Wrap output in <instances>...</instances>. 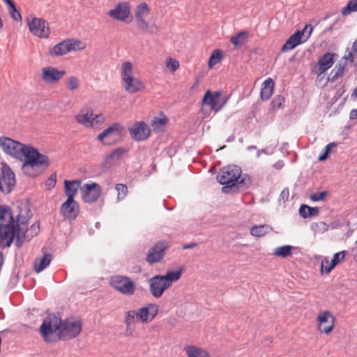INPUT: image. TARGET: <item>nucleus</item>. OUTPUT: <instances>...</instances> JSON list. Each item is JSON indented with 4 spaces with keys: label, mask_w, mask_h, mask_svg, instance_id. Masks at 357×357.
<instances>
[{
    "label": "nucleus",
    "mask_w": 357,
    "mask_h": 357,
    "mask_svg": "<svg viewBox=\"0 0 357 357\" xmlns=\"http://www.w3.org/2000/svg\"><path fill=\"white\" fill-rule=\"evenodd\" d=\"M61 214L65 218L75 220L79 213V205L75 200L67 199L61 205L60 208Z\"/></svg>",
    "instance_id": "obj_15"
},
{
    "label": "nucleus",
    "mask_w": 357,
    "mask_h": 357,
    "mask_svg": "<svg viewBox=\"0 0 357 357\" xmlns=\"http://www.w3.org/2000/svg\"><path fill=\"white\" fill-rule=\"evenodd\" d=\"M110 284L124 295H132L135 291V283L127 276H113L111 278Z\"/></svg>",
    "instance_id": "obj_8"
},
{
    "label": "nucleus",
    "mask_w": 357,
    "mask_h": 357,
    "mask_svg": "<svg viewBox=\"0 0 357 357\" xmlns=\"http://www.w3.org/2000/svg\"><path fill=\"white\" fill-rule=\"evenodd\" d=\"M123 130L124 128L120 123H113L98 135V139L101 141L104 145H110L114 142L115 139L121 137Z\"/></svg>",
    "instance_id": "obj_7"
},
{
    "label": "nucleus",
    "mask_w": 357,
    "mask_h": 357,
    "mask_svg": "<svg viewBox=\"0 0 357 357\" xmlns=\"http://www.w3.org/2000/svg\"><path fill=\"white\" fill-rule=\"evenodd\" d=\"M162 116L160 117H154L152 120V124L154 125H160V126H165L167 124L168 121L167 117L163 114L162 112H161Z\"/></svg>",
    "instance_id": "obj_53"
},
{
    "label": "nucleus",
    "mask_w": 357,
    "mask_h": 357,
    "mask_svg": "<svg viewBox=\"0 0 357 357\" xmlns=\"http://www.w3.org/2000/svg\"><path fill=\"white\" fill-rule=\"evenodd\" d=\"M317 320L319 322V330L321 333L328 334L333 331L335 317L330 312L325 311L321 312L317 317Z\"/></svg>",
    "instance_id": "obj_16"
},
{
    "label": "nucleus",
    "mask_w": 357,
    "mask_h": 357,
    "mask_svg": "<svg viewBox=\"0 0 357 357\" xmlns=\"http://www.w3.org/2000/svg\"><path fill=\"white\" fill-rule=\"evenodd\" d=\"M128 131L131 138L136 142L145 141L151 135L149 126L144 121H136Z\"/></svg>",
    "instance_id": "obj_10"
},
{
    "label": "nucleus",
    "mask_w": 357,
    "mask_h": 357,
    "mask_svg": "<svg viewBox=\"0 0 357 357\" xmlns=\"http://www.w3.org/2000/svg\"><path fill=\"white\" fill-rule=\"evenodd\" d=\"M221 93L219 91H216L213 93L210 90H207L202 98V102L203 105H208L212 110L215 112L220 111L225 102H223L220 107H217V100L220 96Z\"/></svg>",
    "instance_id": "obj_20"
},
{
    "label": "nucleus",
    "mask_w": 357,
    "mask_h": 357,
    "mask_svg": "<svg viewBox=\"0 0 357 357\" xmlns=\"http://www.w3.org/2000/svg\"><path fill=\"white\" fill-rule=\"evenodd\" d=\"M337 145V144L336 142L328 144L323 149L321 153L319 155L318 160L322 162L328 159L331 151L333 148L336 147Z\"/></svg>",
    "instance_id": "obj_41"
},
{
    "label": "nucleus",
    "mask_w": 357,
    "mask_h": 357,
    "mask_svg": "<svg viewBox=\"0 0 357 357\" xmlns=\"http://www.w3.org/2000/svg\"><path fill=\"white\" fill-rule=\"evenodd\" d=\"M121 77L124 88L129 93H136L144 89V85L139 79L132 75V65L130 61L123 63L121 66Z\"/></svg>",
    "instance_id": "obj_4"
},
{
    "label": "nucleus",
    "mask_w": 357,
    "mask_h": 357,
    "mask_svg": "<svg viewBox=\"0 0 357 357\" xmlns=\"http://www.w3.org/2000/svg\"><path fill=\"white\" fill-rule=\"evenodd\" d=\"M15 222H18L20 224V227H22L21 226H23L24 225L26 226L29 222V219L24 215L18 214L17 216V220H15Z\"/></svg>",
    "instance_id": "obj_57"
},
{
    "label": "nucleus",
    "mask_w": 357,
    "mask_h": 357,
    "mask_svg": "<svg viewBox=\"0 0 357 357\" xmlns=\"http://www.w3.org/2000/svg\"><path fill=\"white\" fill-rule=\"evenodd\" d=\"M48 22L38 17H33L32 20L28 22L29 31L33 35L39 38H47L50 33L49 30Z\"/></svg>",
    "instance_id": "obj_11"
},
{
    "label": "nucleus",
    "mask_w": 357,
    "mask_h": 357,
    "mask_svg": "<svg viewBox=\"0 0 357 357\" xmlns=\"http://www.w3.org/2000/svg\"><path fill=\"white\" fill-rule=\"evenodd\" d=\"M217 181L222 186V192L230 193L236 188L238 190L248 189L252 185V178L247 174H242L241 168L236 165L221 168L216 176Z\"/></svg>",
    "instance_id": "obj_2"
},
{
    "label": "nucleus",
    "mask_w": 357,
    "mask_h": 357,
    "mask_svg": "<svg viewBox=\"0 0 357 357\" xmlns=\"http://www.w3.org/2000/svg\"><path fill=\"white\" fill-rule=\"evenodd\" d=\"M132 331H133V328L132 327V326H126V335H131L132 334Z\"/></svg>",
    "instance_id": "obj_63"
},
{
    "label": "nucleus",
    "mask_w": 357,
    "mask_h": 357,
    "mask_svg": "<svg viewBox=\"0 0 357 357\" xmlns=\"http://www.w3.org/2000/svg\"><path fill=\"white\" fill-rule=\"evenodd\" d=\"M349 119L351 120L357 119V108L352 109L349 113Z\"/></svg>",
    "instance_id": "obj_61"
},
{
    "label": "nucleus",
    "mask_w": 357,
    "mask_h": 357,
    "mask_svg": "<svg viewBox=\"0 0 357 357\" xmlns=\"http://www.w3.org/2000/svg\"><path fill=\"white\" fill-rule=\"evenodd\" d=\"M0 176V190L8 194L15 185V176L11 168L6 163L2 164Z\"/></svg>",
    "instance_id": "obj_9"
},
{
    "label": "nucleus",
    "mask_w": 357,
    "mask_h": 357,
    "mask_svg": "<svg viewBox=\"0 0 357 357\" xmlns=\"http://www.w3.org/2000/svg\"><path fill=\"white\" fill-rule=\"evenodd\" d=\"M328 227L324 222H314L311 225V229L317 233H324L328 229Z\"/></svg>",
    "instance_id": "obj_46"
},
{
    "label": "nucleus",
    "mask_w": 357,
    "mask_h": 357,
    "mask_svg": "<svg viewBox=\"0 0 357 357\" xmlns=\"http://www.w3.org/2000/svg\"><path fill=\"white\" fill-rule=\"evenodd\" d=\"M164 281L162 275H154L149 280V291L154 298H160L165 290L169 289Z\"/></svg>",
    "instance_id": "obj_13"
},
{
    "label": "nucleus",
    "mask_w": 357,
    "mask_h": 357,
    "mask_svg": "<svg viewBox=\"0 0 357 357\" xmlns=\"http://www.w3.org/2000/svg\"><path fill=\"white\" fill-rule=\"evenodd\" d=\"M82 199L85 202H95L100 196L102 190L99 184L92 183L91 184H85L82 189Z\"/></svg>",
    "instance_id": "obj_14"
},
{
    "label": "nucleus",
    "mask_w": 357,
    "mask_h": 357,
    "mask_svg": "<svg viewBox=\"0 0 357 357\" xmlns=\"http://www.w3.org/2000/svg\"><path fill=\"white\" fill-rule=\"evenodd\" d=\"M272 229L268 225H255L250 229V234L256 237H261Z\"/></svg>",
    "instance_id": "obj_32"
},
{
    "label": "nucleus",
    "mask_w": 357,
    "mask_h": 357,
    "mask_svg": "<svg viewBox=\"0 0 357 357\" xmlns=\"http://www.w3.org/2000/svg\"><path fill=\"white\" fill-rule=\"evenodd\" d=\"M115 190L118 192L117 200H123L128 195V187L123 183H118L115 186Z\"/></svg>",
    "instance_id": "obj_43"
},
{
    "label": "nucleus",
    "mask_w": 357,
    "mask_h": 357,
    "mask_svg": "<svg viewBox=\"0 0 357 357\" xmlns=\"http://www.w3.org/2000/svg\"><path fill=\"white\" fill-rule=\"evenodd\" d=\"M284 102V98L282 96L278 95L274 97L271 101V105L274 109L280 108Z\"/></svg>",
    "instance_id": "obj_49"
},
{
    "label": "nucleus",
    "mask_w": 357,
    "mask_h": 357,
    "mask_svg": "<svg viewBox=\"0 0 357 357\" xmlns=\"http://www.w3.org/2000/svg\"><path fill=\"white\" fill-rule=\"evenodd\" d=\"M357 10V0H349L347 6L342 9L343 15H348L352 12Z\"/></svg>",
    "instance_id": "obj_42"
},
{
    "label": "nucleus",
    "mask_w": 357,
    "mask_h": 357,
    "mask_svg": "<svg viewBox=\"0 0 357 357\" xmlns=\"http://www.w3.org/2000/svg\"><path fill=\"white\" fill-rule=\"evenodd\" d=\"M73 49H74L73 44L70 40H63L50 49V54L52 56H61L67 54Z\"/></svg>",
    "instance_id": "obj_22"
},
{
    "label": "nucleus",
    "mask_w": 357,
    "mask_h": 357,
    "mask_svg": "<svg viewBox=\"0 0 357 357\" xmlns=\"http://www.w3.org/2000/svg\"><path fill=\"white\" fill-rule=\"evenodd\" d=\"M15 238H16L15 245L17 248L22 247V245H23L24 241H27V238L26 237L24 238V231H23V228L22 227V230H20L17 233V234L15 235Z\"/></svg>",
    "instance_id": "obj_50"
},
{
    "label": "nucleus",
    "mask_w": 357,
    "mask_h": 357,
    "mask_svg": "<svg viewBox=\"0 0 357 357\" xmlns=\"http://www.w3.org/2000/svg\"><path fill=\"white\" fill-rule=\"evenodd\" d=\"M80 183L81 182L79 180L64 181L65 194L69 201L74 199V197L77 192Z\"/></svg>",
    "instance_id": "obj_24"
},
{
    "label": "nucleus",
    "mask_w": 357,
    "mask_h": 357,
    "mask_svg": "<svg viewBox=\"0 0 357 357\" xmlns=\"http://www.w3.org/2000/svg\"><path fill=\"white\" fill-rule=\"evenodd\" d=\"M248 36L247 31H241L238 33L235 36H232L230 39L231 43L236 47L244 43L245 41H240L241 39H245Z\"/></svg>",
    "instance_id": "obj_44"
},
{
    "label": "nucleus",
    "mask_w": 357,
    "mask_h": 357,
    "mask_svg": "<svg viewBox=\"0 0 357 357\" xmlns=\"http://www.w3.org/2000/svg\"><path fill=\"white\" fill-rule=\"evenodd\" d=\"M197 245V243H191L189 244L184 245L182 248H183V250L191 249V248L196 247Z\"/></svg>",
    "instance_id": "obj_62"
},
{
    "label": "nucleus",
    "mask_w": 357,
    "mask_h": 357,
    "mask_svg": "<svg viewBox=\"0 0 357 357\" xmlns=\"http://www.w3.org/2000/svg\"><path fill=\"white\" fill-rule=\"evenodd\" d=\"M56 182V173L52 174L45 182L47 186L49 188H54Z\"/></svg>",
    "instance_id": "obj_56"
},
{
    "label": "nucleus",
    "mask_w": 357,
    "mask_h": 357,
    "mask_svg": "<svg viewBox=\"0 0 357 357\" xmlns=\"http://www.w3.org/2000/svg\"><path fill=\"white\" fill-rule=\"evenodd\" d=\"M108 15L115 20L126 22L130 15L129 4L126 2L119 3L114 9L108 12Z\"/></svg>",
    "instance_id": "obj_17"
},
{
    "label": "nucleus",
    "mask_w": 357,
    "mask_h": 357,
    "mask_svg": "<svg viewBox=\"0 0 357 357\" xmlns=\"http://www.w3.org/2000/svg\"><path fill=\"white\" fill-rule=\"evenodd\" d=\"M128 150L123 147H118L113 150L105 158V165L106 166L112 165L114 162L119 160L123 154L127 153Z\"/></svg>",
    "instance_id": "obj_25"
},
{
    "label": "nucleus",
    "mask_w": 357,
    "mask_h": 357,
    "mask_svg": "<svg viewBox=\"0 0 357 357\" xmlns=\"http://www.w3.org/2000/svg\"><path fill=\"white\" fill-rule=\"evenodd\" d=\"M331 264V261L328 257H324L321 263V273H326L329 274L331 271H327L328 266Z\"/></svg>",
    "instance_id": "obj_55"
},
{
    "label": "nucleus",
    "mask_w": 357,
    "mask_h": 357,
    "mask_svg": "<svg viewBox=\"0 0 357 357\" xmlns=\"http://www.w3.org/2000/svg\"><path fill=\"white\" fill-rule=\"evenodd\" d=\"M327 194V191L317 192L311 195L310 199L313 202L323 201L325 199Z\"/></svg>",
    "instance_id": "obj_51"
},
{
    "label": "nucleus",
    "mask_w": 357,
    "mask_h": 357,
    "mask_svg": "<svg viewBox=\"0 0 357 357\" xmlns=\"http://www.w3.org/2000/svg\"><path fill=\"white\" fill-rule=\"evenodd\" d=\"M149 12V6L146 3L142 2L139 3L136 8L135 15L136 17H143L144 13Z\"/></svg>",
    "instance_id": "obj_48"
},
{
    "label": "nucleus",
    "mask_w": 357,
    "mask_h": 357,
    "mask_svg": "<svg viewBox=\"0 0 357 357\" xmlns=\"http://www.w3.org/2000/svg\"><path fill=\"white\" fill-rule=\"evenodd\" d=\"M284 165V161L282 160H280L277 161L273 166V167L277 170H280L283 168Z\"/></svg>",
    "instance_id": "obj_60"
},
{
    "label": "nucleus",
    "mask_w": 357,
    "mask_h": 357,
    "mask_svg": "<svg viewBox=\"0 0 357 357\" xmlns=\"http://www.w3.org/2000/svg\"><path fill=\"white\" fill-rule=\"evenodd\" d=\"M348 63L346 61H340L331 70L329 76L328 77V81L335 82L339 77H342L344 75V71Z\"/></svg>",
    "instance_id": "obj_23"
},
{
    "label": "nucleus",
    "mask_w": 357,
    "mask_h": 357,
    "mask_svg": "<svg viewBox=\"0 0 357 357\" xmlns=\"http://www.w3.org/2000/svg\"><path fill=\"white\" fill-rule=\"evenodd\" d=\"M65 74V70H59L52 66L45 67L42 70V78L47 83H55L59 81Z\"/></svg>",
    "instance_id": "obj_18"
},
{
    "label": "nucleus",
    "mask_w": 357,
    "mask_h": 357,
    "mask_svg": "<svg viewBox=\"0 0 357 357\" xmlns=\"http://www.w3.org/2000/svg\"><path fill=\"white\" fill-rule=\"evenodd\" d=\"M79 87V79L75 76H71L67 82V88L70 91L77 90Z\"/></svg>",
    "instance_id": "obj_47"
},
{
    "label": "nucleus",
    "mask_w": 357,
    "mask_h": 357,
    "mask_svg": "<svg viewBox=\"0 0 357 357\" xmlns=\"http://www.w3.org/2000/svg\"><path fill=\"white\" fill-rule=\"evenodd\" d=\"M0 146L6 154L22 160L25 151L31 146L25 145L8 137H0Z\"/></svg>",
    "instance_id": "obj_6"
},
{
    "label": "nucleus",
    "mask_w": 357,
    "mask_h": 357,
    "mask_svg": "<svg viewBox=\"0 0 357 357\" xmlns=\"http://www.w3.org/2000/svg\"><path fill=\"white\" fill-rule=\"evenodd\" d=\"M183 272V268L181 267L177 271H169L165 275H162V278L168 288L172 286L174 282H176L181 278Z\"/></svg>",
    "instance_id": "obj_27"
},
{
    "label": "nucleus",
    "mask_w": 357,
    "mask_h": 357,
    "mask_svg": "<svg viewBox=\"0 0 357 357\" xmlns=\"http://www.w3.org/2000/svg\"><path fill=\"white\" fill-rule=\"evenodd\" d=\"M76 121L80 124L86 126L88 123H91V126H93L95 118L93 117V113L87 112L85 114H77L75 116Z\"/></svg>",
    "instance_id": "obj_37"
},
{
    "label": "nucleus",
    "mask_w": 357,
    "mask_h": 357,
    "mask_svg": "<svg viewBox=\"0 0 357 357\" xmlns=\"http://www.w3.org/2000/svg\"><path fill=\"white\" fill-rule=\"evenodd\" d=\"M149 308V317L151 319V321L157 316L159 310V307L157 304L155 303H149L147 306Z\"/></svg>",
    "instance_id": "obj_52"
},
{
    "label": "nucleus",
    "mask_w": 357,
    "mask_h": 357,
    "mask_svg": "<svg viewBox=\"0 0 357 357\" xmlns=\"http://www.w3.org/2000/svg\"><path fill=\"white\" fill-rule=\"evenodd\" d=\"M335 55L336 54L335 53L326 52L319 58L318 61L319 75L324 73L333 66L335 62L334 57Z\"/></svg>",
    "instance_id": "obj_21"
},
{
    "label": "nucleus",
    "mask_w": 357,
    "mask_h": 357,
    "mask_svg": "<svg viewBox=\"0 0 357 357\" xmlns=\"http://www.w3.org/2000/svg\"><path fill=\"white\" fill-rule=\"evenodd\" d=\"M357 51V42L355 41L352 45V52H356Z\"/></svg>",
    "instance_id": "obj_64"
},
{
    "label": "nucleus",
    "mask_w": 357,
    "mask_h": 357,
    "mask_svg": "<svg viewBox=\"0 0 357 357\" xmlns=\"http://www.w3.org/2000/svg\"><path fill=\"white\" fill-rule=\"evenodd\" d=\"M40 232L39 222H34L29 229L24 231V238H27V241H30L33 236H36Z\"/></svg>",
    "instance_id": "obj_36"
},
{
    "label": "nucleus",
    "mask_w": 357,
    "mask_h": 357,
    "mask_svg": "<svg viewBox=\"0 0 357 357\" xmlns=\"http://www.w3.org/2000/svg\"><path fill=\"white\" fill-rule=\"evenodd\" d=\"M82 323L80 320L66 318L62 320L55 314H49L43 321L40 326V333L46 342L52 343L56 341L54 333L59 331V338L66 340L75 338L82 331Z\"/></svg>",
    "instance_id": "obj_1"
},
{
    "label": "nucleus",
    "mask_w": 357,
    "mask_h": 357,
    "mask_svg": "<svg viewBox=\"0 0 357 357\" xmlns=\"http://www.w3.org/2000/svg\"><path fill=\"white\" fill-rule=\"evenodd\" d=\"M292 249L293 247L289 245L280 246L274 250L273 254L277 257L286 258L291 255Z\"/></svg>",
    "instance_id": "obj_35"
},
{
    "label": "nucleus",
    "mask_w": 357,
    "mask_h": 357,
    "mask_svg": "<svg viewBox=\"0 0 357 357\" xmlns=\"http://www.w3.org/2000/svg\"><path fill=\"white\" fill-rule=\"evenodd\" d=\"M319 211V207H312L306 204H301L298 210L300 216L305 219L318 215Z\"/></svg>",
    "instance_id": "obj_30"
},
{
    "label": "nucleus",
    "mask_w": 357,
    "mask_h": 357,
    "mask_svg": "<svg viewBox=\"0 0 357 357\" xmlns=\"http://www.w3.org/2000/svg\"><path fill=\"white\" fill-rule=\"evenodd\" d=\"M6 216L9 220H15L11 208L7 205H0V221L5 220Z\"/></svg>",
    "instance_id": "obj_40"
},
{
    "label": "nucleus",
    "mask_w": 357,
    "mask_h": 357,
    "mask_svg": "<svg viewBox=\"0 0 357 357\" xmlns=\"http://www.w3.org/2000/svg\"><path fill=\"white\" fill-rule=\"evenodd\" d=\"M137 27L142 31H147L149 33H156L158 31V28L156 25L149 24L143 17H136Z\"/></svg>",
    "instance_id": "obj_28"
},
{
    "label": "nucleus",
    "mask_w": 357,
    "mask_h": 357,
    "mask_svg": "<svg viewBox=\"0 0 357 357\" xmlns=\"http://www.w3.org/2000/svg\"><path fill=\"white\" fill-rule=\"evenodd\" d=\"M274 89V82L272 78L268 77L262 84L260 97L262 100H268L273 94Z\"/></svg>",
    "instance_id": "obj_26"
},
{
    "label": "nucleus",
    "mask_w": 357,
    "mask_h": 357,
    "mask_svg": "<svg viewBox=\"0 0 357 357\" xmlns=\"http://www.w3.org/2000/svg\"><path fill=\"white\" fill-rule=\"evenodd\" d=\"M3 1L8 6L10 17L15 21H22V15L20 11L17 9L15 2L13 0H3Z\"/></svg>",
    "instance_id": "obj_33"
},
{
    "label": "nucleus",
    "mask_w": 357,
    "mask_h": 357,
    "mask_svg": "<svg viewBox=\"0 0 357 357\" xmlns=\"http://www.w3.org/2000/svg\"><path fill=\"white\" fill-rule=\"evenodd\" d=\"M166 65L167 67L173 72L176 71L179 67L178 61L172 58L169 59Z\"/></svg>",
    "instance_id": "obj_54"
},
{
    "label": "nucleus",
    "mask_w": 357,
    "mask_h": 357,
    "mask_svg": "<svg viewBox=\"0 0 357 357\" xmlns=\"http://www.w3.org/2000/svg\"><path fill=\"white\" fill-rule=\"evenodd\" d=\"M289 196V191L287 188L283 189L282 192H280V197H279V201H282L283 202H285Z\"/></svg>",
    "instance_id": "obj_58"
},
{
    "label": "nucleus",
    "mask_w": 357,
    "mask_h": 357,
    "mask_svg": "<svg viewBox=\"0 0 357 357\" xmlns=\"http://www.w3.org/2000/svg\"><path fill=\"white\" fill-rule=\"evenodd\" d=\"M137 312L135 310H129L125 314L124 323L126 326H132L136 322Z\"/></svg>",
    "instance_id": "obj_45"
},
{
    "label": "nucleus",
    "mask_w": 357,
    "mask_h": 357,
    "mask_svg": "<svg viewBox=\"0 0 357 357\" xmlns=\"http://www.w3.org/2000/svg\"><path fill=\"white\" fill-rule=\"evenodd\" d=\"M52 259L51 254L45 253L43 257L36 258L34 261V270L36 273H40L43 271L49 264Z\"/></svg>",
    "instance_id": "obj_29"
},
{
    "label": "nucleus",
    "mask_w": 357,
    "mask_h": 357,
    "mask_svg": "<svg viewBox=\"0 0 357 357\" xmlns=\"http://www.w3.org/2000/svg\"><path fill=\"white\" fill-rule=\"evenodd\" d=\"M137 312V319H139V320L142 324H147L151 321V319L149 317V308L147 307H140Z\"/></svg>",
    "instance_id": "obj_38"
},
{
    "label": "nucleus",
    "mask_w": 357,
    "mask_h": 357,
    "mask_svg": "<svg viewBox=\"0 0 357 357\" xmlns=\"http://www.w3.org/2000/svg\"><path fill=\"white\" fill-rule=\"evenodd\" d=\"M307 27L308 26L306 25L303 31L298 30L292 34L282 45L281 51L282 52H287L301 44L303 43L302 37L304 35V31L307 29Z\"/></svg>",
    "instance_id": "obj_19"
},
{
    "label": "nucleus",
    "mask_w": 357,
    "mask_h": 357,
    "mask_svg": "<svg viewBox=\"0 0 357 357\" xmlns=\"http://www.w3.org/2000/svg\"><path fill=\"white\" fill-rule=\"evenodd\" d=\"M347 251L342 250L333 255L331 260V264L328 266L327 271H332V270L340 263L343 261L345 258Z\"/></svg>",
    "instance_id": "obj_34"
},
{
    "label": "nucleus",
    "mask_w": 357,
    "mask_h": 357,
    "mask_svg": "<svg viewBox=\"0 0 357 357\" xmlns=\"http://www.w3.org/2000/svg\"><path fill=\"white\" fill-rule=\"evenodd\" d=\"M20 230H22V227L15 220H8L7 224L0 223V248L5 249L10 247Z\"/></svg>",
    "instance_id": "obj_5"
},
{
    "label": "nucleus",
    "mask_w": 357,
    "mask_h": 357,
    "mask_svg": "<svg viewBox=\"0 0 357 357\" xmlns=\"http://www.w3.org/2000/svg\"><path fill=\"white\" fill-rule=\"evenodd\" d=\"M222 58V51L220 50H214L208 59V66L210 68L219 63Z\"/></svg>",
    "instance_id": "obj_39"
},
{
    "label": "nucleus",
    "mask_w": 357,
    "mask_h": 357,
    "mask_svg": "<svg viewBox=\"0 0 357 357\" xmlns=\"http://www.w3.org/2000/svg\"><path fill=\"white\" fill-rule=\"evenodd\" d=\"M184 349L188 357H210L206 351L196 346H186Z\"/></svg>",
    "instance_id": "obj_31"
},
{
    "label": "nucleus",
    "mask_w": 357,
    "mask_h": 357,
    "mask_svg": "<svg viewBox=\"0 0 357 357\" xmlns=\"http://www.w3.org/2000/svg\"><path fill=\"white\" fill-rule=\"evenodd\" d=\"M340 61H350L351 62L354 61V52H349L347 54L344 55L343 58Z\"/></svg>",
    "instance_id": "obj_59"
},
{
    "label": "nucleus",
    "mask_w": 357,
    "mask_h": 357,
    "mask_svg": "<svg viewBox=\"0 0 357 357\" xmlns=\"http://www.w3.org/2000/svg\"><path fill=\"white\" fill-rule=\"evenodd\" d=\"M24 162L22 165L23 173L30 177H37L40 175L50 165L47 155L40 153L38 150L30 146L25 151Z\"/></svg>",
    "instance_id": "obj_3"
},
{
    "label": "nucleus",
    "mask_w": 357,
    "mask_h": 357,
    "mask_svg": "<svg viewBox=\"0 0 357 357\" xmlns=\"http://www.w3.org/2000/svg\"><path fill=\"white\" fill-rule=\"evenodd\" d=\"M169 248L167 241H161L154 245L146 256V261L149 264L159 262L163 257L165 251Z\"/></svg>",
    "instance_id": "obj_12"
}]
</instances>
